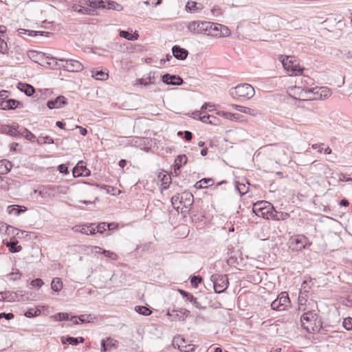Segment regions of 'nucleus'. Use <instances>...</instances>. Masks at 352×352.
<instances>
[{"label":"nucleus","instance_id":"nucleus-64","mask_svg":"<svg viewBox=\"0 0 352 352\" xmlns=\"http://www.w3.org/2000/svg\"><path fill=\"white\" fill-rule=\"evenodd\" d=\"M137 82L138 83H139L140 85H144V86H147L149 84H151L148 79L147 78H139L137 80Z\"/></svg>","mask_w":352,"mask_h":352},{"label":"nucleus","instance_id":"nucleus-28","mask_svg":"<svg viewBox=\"0 0 352 352\" xmlns=\"http://www.w3.org/2000/svg\"><path fill=\"white\" fill-rule=\"evenodd\" d=\"M12 167V163L7 160L0 161V175H6L10 171Z\"/></svg>","mask_w":352,"mask_h":352},{"label":"nucleus","instance_id":"nucleus-24","mask_svg":"<svg viewBox=\"0 0 352 352\" xmlns=\"http://www.w3.org/2000/svg\"><path fill=\"white\" fill-rule=\"evenodd\" d=\"M179 292L181 294L183 298H186L187 300L192 302L197 308H201V306L197 302V298L192 294L182 289H179Z\"/></svg>","mask_w":352,"mask_h":352},{"label":"nucleus","instance_id":"nucleus-41","mask_svg":"<svg viewBox=\"0 0 352 352\" xmlns=\"http://www.w3.org/2000/svg\"><path fill=\"white\" fill-rule=\"evenodd\" d=\"M38 144H53L54 140L50 136H40L36 140Z\"/></svg>","mask_w":352,"mask_h":352},{"label":"nucleus","instance_id":"nucleus-40","mask_svg":"<svg viewBox=\"0 0 352 352\" xmlns=\"http://www.w3.org/2000/svg\"><path fill=\"white\" fill-rule=\"evenodd\" d=\"M273 209V205L272 204H270V206H267V208L263 209V213H260L261 217L266 219H270V216L272 213Z\"/></svg>","mask_w":352,"mask_h":352},{"label":"nucleus","instance_id":"nucleus-10","mask_svg":"<svg viewBox=\"0 0 352 352\" xmlns=\"http://www.w3.org/2000/svg\"><path fill=\"white\" fill-rule=\"evenodd\" d=\"M209 21H192L187 26L188 30L194 34H204L206 35Z\"/></svg>","mask_w":352,"mask_h":352},{"label":"nucleus","instance_id":"nucleus-39","mask_svg":"<svg viewBox=\"0 0 352 352\" xmlns=\"http://www.w3.org/2000/svg\"><path fill=\"white\" fill-rule=\"evenodd\" d=\"M135 311L138 314L147 316L151 314L152 311L145 306H136L135 307Z\"/></svg>","mask_w":352,"mask_h":352},{"label":"nucleus","instance_id":"nucleus-44","mask_svg":"<svg viewBox=\"0 0 352 352\" xmlns=\"http://www.w3.org/2000/svg\"><path fill=\"white\" fill-rule=\"evenodd\" d=\"M94 318L91 314H83L78 316L80 323L90 322Z\"/></svg>","mask_w":352,"mask_h":352},{"label":"nucleus","instance_id":"nucleus-56","mask_svg":"<svg viewBox=\"0 0 352 352\" xmlns=\"http://www.w3.org/2000/svg\"><path fill=\"white\" fill-rule=\"evenodd\" d=\"M44 284L43 281L41 278H36L31 281V285L33 287L40 288Z\"/></svg>","mask_w":352,"mask_h":352},{"label":"nucleus","instance_id":"nucleus-31","mask_svg":"<svg viewBox=\"0 0 352 352\" xmlns=\"http://www.w3.org/2000/svg\"><path fill=\"white\" fill-rule=\"evenodd\" d=\"M195 114H196V116H199V119L202 122L209 123V124H214V125L217 124L216 121H217L218 119L216 117L213 116L205 115V116H201L200 114L198 112H196Z\"/></svg>","mask_w":352,"mask_h":352},{"label":"nucleus","instance_id":"nucleus-12","mask_svg":"<svg viewBox=\"0 0 352 352\" xmlns=\"http://www.w3.org/2000/svg\"><path fill=\"white\" fill-rule=\"evenodd\" d=\"M190 311L186 309H179L173 310L172 312L168 311L167 315L171 317L172 320L184 321L188 316Z\"/></svg>","mask_w":352,"mask_h":352},{"label":"nucleus","instance_id":"nucleus-3","mask_svg":"<svg viewBox=\"0 0 352 352\" xmlns=\"http://www.w3.org/2000/svg\"><path fill=\"white\" fill-rule=\"evenodd\" d=\"M255 94L254 87L248 83L239 84L230 91V95L233 97L251 98Z\"/></svg>","mask_w":352,"mask_h":352},{"label":"nucleus","instance_id":"nucleus-36","mask_svg":"<svg viewBox=\"0 0 352 352\" xmlns=\"http://www.w3.org/2000/svg\"><path fill=\"white\" fill-rule=\"evenodd\" d=\"M18 32L19 34H26L27 32H29V35L31 36H36L38 35V34L40 35H44V34H50V32H36V31H33V30H25V29H23V28H20L18 30Z\"/></svg>","mask_w":352,"mask_h":352},{"label":"nucleus","instance_id":"nucleus-45","mask_svg":"<svg viewBox=\"0 0 352 352\" xmlns=\"http://www.w3.org/2000/svg\"><path fill=\"white\" fill-rule=\"evenodd\" d=\"M343 327L347 330L350 331L352 329V318L347 317L344 319L342 322Z\"/></svg>","mask_w":352,"mask_h":352},{"label":"nucleus","instance_id":"nucleus-52","mask_svg":"<svg viewBox=\"0 0 352 352\" xmlns=\"http://www.w3.org/2000/svg\"><path fill=\"white\" fill-rule=\"evenodd\" d=\"M8 276L9 278L12 280H16L21 278V274L19 272V270H17L15 272H11L8 274Z\"/></svg>","mask_w":352,"mask_h":352},{"label":"nucleus","instance_id":"nucleus-11","mask_svg":"<svg viewBox=\"0 0 352 352\" xmlns=\"http://www.w3.org/2000/svg\"><path fill=\"white\" fill-rule=\"evenodd\" d=\"M19 127V124H15L12 126L2 124L0 126V132L3 134H6L12 137L19 138L21 134V131L18 130Z\"/></svg>","mask_w":352,"mask_h":352},{"label":"nucleus","instance_id":"nucleus-20","mask_svg":"<svg viewBox=\"0 0 352 352\" xmlns=\"http://www.w3.org/2000/svg\"><path fill=\"white\" fill-rule=\"evenodd\" d=\"M219 28L220 24L209 21V25L208 28L206 35L214 37H221V31L219 30Z\"/></svg>","mask_w":352,"mask_h":352},{"label":"nucleus","instance_id":"nucleus-53","mask_svg":"<svg viewBox=\"0 0 352 352\" xmlns=\"http://www.w3.org/2000/svg\"><path fill=\"white\" fill-rule=\"evenodd\" d=\"M201 280L202 278L200 276H193L191 278L190 283L194 287H197Z\"/></svg>","mask_w":352,"mask_h":352},{"label":"nucleus","instance_id":"nucleus-46","mask_svg":"<svg viewBox=\"0 0 352 352\" xmlns=\"http://www.w3.org/2000/svg\"><path fill=\"white\" fill-rule=\"evenodd\" d=\"M8 47L7 43L0 37V52L3 54H7Z\"/></svg>","mask_w":352,"mask_h":352},{"label":"nucleus","instance_id":"nucleus-2","mask_svg":"<svg viewBox=\"0 0 352 352\" xmlns=\"http://www.w3.org/2000/svg\"><path fill=\"white\" fill-rule=\"evenodd\" d=\"M302 325L308 332H318L322 327L321 318L314 311L305 313L300 318Z\"/></svg>","mask_w":352,"mask_h":352},{"label":"nucleus","instance_id":"nucleus-14","mask_svg":"<svg viewBox=\"0 0 352 352\" xmlns=\"http://www.w3.org/2000/svg\"><path fill=\"white\" fill-rule=\"evenodd\" d=\"M162 82L166 85H181L183 84V79L176 75L166 74L162 76Z\"/></svg>","mask_w":352,"mask_h":352},{"label":"nucleus","instance_id":"nucleus-6","mask_svg":"<svg viewBox=\"0 0 352 352\" xmlns=\"http://www.w3.org/2000/svg\"><path fill=\"white\" fill-rule=\"evenodd\" d=\"M28 293H25L23 291H17L16 292L6 291L3 292H1L0 301H6V302H15V301H28L30 300V298L28 296Z\"/></svg>","mask_w":352,"mask_h":352},{"label":"nucleus","instance_id":"nucleus-30","mask_svg":"<svg viewBox=\"0 0 352 352\" xmlns=\"http://www.w3.org/2000/svg\"><path fill=\"white\" fill-rule=\"evenodd\" d=\"M84 341L85 339L82 337L74 338L67 336L62 340L63 344H69L74 346H76L79 343H82Z\"/></svg>","mask_w":352,"mask_h":352},{"label":"nucleus","instance_id":"nucleus-33","mask_svg":"<svg viewBox=\"0 0 352 352\" xmlns=\"http://www.w3.org/2000/svg\"><path fill=\"white\" fill-rule=\"evenodd\" d=\"M51 288L54 292H60L63 288L61 279L60 278H54L52 281Z\"/></svg>","mask_w":352,"mask_h":352},{"label":"nucleus","instance_id":"nucleus-47","mask_svg":"<svg viewBox=\"0 0 352 352\" xmlns=\"http://www.w3.org/2000/svg\"><path fill=\"white\" fill-rule=\"evenodd\" d=\"M219 30L221 31V37L228 36L230 34V30L225 25L220 24Z\"/></svg>","mask_w":352,"mask_h":352},{"label":"nucleus","instance_id":"nucleus-4","mask_svg":"<svg viewBox=\"0 0 352 352\" xmlns=\"http://www.w3.org/2000/svg\"><path fill=\"white\" fill-rule=\"evenodd\" d=\"M53 60H57L56 58H52ZM59 61L63 62V64H58L56 61L55 66H58L60 68H63L64 70L69 72H79L83 69V65L79 62L78 60L74 59H65L60 58L58 59Z\"/></svg>","mask_w":352,"mask_h":352},{"label":"nucleus","instance_id":"nucleus-8","mask_svg":"<svg viewBox=\"0 0 352 352\" xmlns=\"http://www.w3.org/2000/svg\"><path fill=\"white\" fill-rule=\"evenodd\" d=\"M311 244L305 236L298 234L290 239L289 248L295 251H300L306 248L307 245H311Z\"/></svg>","mask_w":352,"mask_h":352},{"label":"nucleus","instance_id":"nucleus-61","mask_svg":"<svg viewBox=\"0 0 352 352\" xmlns=\"http://www.w3.org/2000/svg\"><path fill=\"white\" fill-rule=\"evenodd\" d=\"M289 215L287 212H279L278 213V217L276 219V221H280V220H286L289 218Z\"/></svg>","mask_w":352,"mask_h":352},{"label":"nucleus","instance_id":"nucleus-26","mask_svg":"<svg viewBox=\"0 0 352 352\" xmlns=\"http://www.w3.org/2000/svg\"><path fill=\"white\" fill-rule=\"evenodd\" d=\"M188 158L186 155H178L175 160L174 163V169L176 172L177 170H179L183 164H186L187 163Z\"/></svg>","mask_w":352,"mask_h":352},{"label":"nucleus","instance_id":"nucleus-18","mask_svg":"<svg viewBox=\"0 0 352 352\" xmlns=\"http://www.w3.org/2000/svg\"><path fill=\"white\" fill-rule=\"evenodd\" d=\"M172 54L177 60H184L188 57V51L179 45H174L172 47Z\"/></svg>","mask_w":352,"mask_h":352},{"label":"nucleus","instance_id":"nucleus-16","mask_svg":"<svg viewBox=\"0 0 352 352\" xmlns=\"http://www.w3.org/2000/svg\"><path fill=\"white\" fill-rule=\"evenodd\" d=\"M22 107L23 104L15 99H9L0 103V108L3 110L15 109Z\"/></svg>","mask_w":352,"mask_h":352},{"label":"nucleus","instance_id":"nucleus-27","mask_svg":"<svg viewBox=\"0 0 352 352\" xmlns=\"http://www.w3.org/2000/svg\"><path fill=\"white\" fill-rule=\"evenodd\" d=\"M203 6L195 1H188L186 5V10L190 12H197L202 10Z\"/></svg>","mask_w":352,"mask_h":352},{"label":"nucleus","instance_id":"nucleus-22","mask_svg":"<svg viewBox=\"0 0 352 352\" xmlns=\"http://www.w3.org/2000/svg\"><path fill=\"white\" fill-rule=\"evenodd\" d=\"M17 87L21 91L25 93L28 96H32L35 91L34 88L27 83L19 82Z\"/></svg>","mask_w":352,"mask_h":352},{"label":"nucleus","instance_id":"nucleus-19","mask_svg":"<svg viewBox=\"0 0 352 352\" xmlns=\"http://www.w3.org/2000/svg\"><path fill=\"white\" fill-rule=\"evenodd\" d=\"M173 345L174 346L177 345L178 349L181 351L189 352L190 350H192V348H191V346L186 345L184 338H183L180 336L174 338Z\"/></svg>","mask_w":352,"mask_h":352},{"label":"nucleus","instance_id":"nucleus-54","mask_svg":"<svg viewBox=\"0 0 352 352\" xmlns=\"http://www.w3.org/2000/svg\"><path fill=\"white\" fill-rule=\"evenodd\" d=\"M235 188L239 192V194L241 195L245 194L247 192L245 186L242 184L236 183Z\"/></svg>","mask_w":352,"mask_h":352},{"label":"nucleus","instance_id":"nucleus-58","mask_svg":"<svg viewBox=\"0 0 352 352\" xmlns=\"http://www.w3.org/2000/svg\"><path fill=\"white\" fill-rule=\"evenodd\" d=\"M106 225L107 223L104 222L98 224L96 226H95L96 232H98L101 234L103 233L106 230Z\"/></svg>","mask_w":352,"mask_h":352},{"label":"nucleus","instance_id":"nucleus-49","mask_svg":"<svg viewBox=\"0 0 352 352\" xmlns=\"http://www.w3.org/2000/svg\"><path fill=\"white\" fill-rule=\"evenodd\" d=\"M185 199L186 201H187V203L189 204V205H192V202H193V195L191 194V193H184L182 195L181 197V199Z\"/></svg>","mask_w":352,"mask_h":352},{"label":"nucleus","instance_id":"nucleus-55","mask_svg":"<svg viewBox=\"0 0 352 352\" xmlns=\"http://www.w3.org/2000/svg\"><path fill=\"white\" fill-rule=\"evenodd\" d=\"M105 256L111 258L112 260H116L118 258V256L116 253L104 250L102 252Z\"/></svg>","mask_w":352,"mask_h":352},{"label":"nucleus","instance_id":"nucleus-23","mask_svg":"<svg viewBox=\"0 0 352 352\" xmlns=\"http://www.w3.org/2000/svg\"><path fill=\"white\" fill-rule=\"evenodd\" d=\"M232 106L236 111H241L242 113H246V114H249V115H251V116H257L258 115L261 114L258 111H255L254 109H250L248 107H243V106L238 105V104H232Z\"/></svg>","mask_w":352,"mask_h":352},{"label":"nucleus","instance_id":"nucleus-29","mask_svg":"<svg viewBox=\"0 0 352 352\" xmlns=\"http://www.w3.org/2000/svg\"><path fill=\"white\" fill-rule=\"evenodd\" d=\"M279 60L282 63L284 69L287 70L288 73H289L291 65L294 64L292 57L281 55L279 58Z\"/></svg>","mask_w":352,"mask_h":352},{"label":"nucleus","instance_id":"nucleus-17","mask_svg":"<svg viewBox=\"0 0 352 352\" xmlns=\"http://www.w3.org/2000/svg\"><path fill=\"white\" fill-rule=\"evenodd\" d=\"M301 83L303 85L302 86H294L291 88V91H293L294 95H297L298 96L299 92L302 89L303 87L308 89L306 85H314V80L309 77L304 76L301 78Z\"/></svg>","mask_w":352,"mask_h":352},{"label":"nucleus","instance_id":"nucleus-5","mask_svg":"<svg viewBox=\"0 0 352 352\" xmlns=\"http://www.w3.org/2000/svg\"><path fill=\"white\" fill-rule=\"evenodd\" d=\"M89 7L93 8L107 9L117 12L122 11L124 8L121 4L112 0H91V1H89Z\"/></svg>","mask_w":352,"mask_h":352},{"label":"nucleus","instance_id":"nucleus-42","mask_svg":"<svg viewBox=\"0 0 352 352\" xmlns=\"http://www.w3.org/2000/svg\"><path fill=\"white\" fill-rule=\"evenodd\" d=\"M213 184L212 179L210 178H204L201 179L199 182H197L195 184V187L197 188H203V184L204 185H212Z\"/></svg>","mask_w":352,"mask_h":352},{"label":"nucleus","instance_id":"nucleus-62","mask_svg":"<svg viewBox=\"0 0 352 352\" xmlns=\"http://www.w3.org/2000/svg\"><path fill=\"white\" fill-rule=\"evenodd\" d=\"M14 316L12 313H1L0 319L5 318L6 320H10L14 318Z\"/></svg>","mask_w":352,"mask_h":352},{"label":"nucleus","instance_id":"nucleus-1","mask_svg":"<svg viewBox=\"0 0 352 352\" xmlns=\"http://www.w3.org/2000/svg\"><path fill=\"white\" fill-rule=\"evenodd\" d=\"M331 95V91L327 87H314L306 89L305 87L299 92L298 99L302 100H309L314 99H326ZM297 99L296 96H294Z\"/></svg>","mask_w":352,"mask_h":352},{"label":"nucleus","instance_id":"nucleus-15","mask_svg":"<svg viewBox=\"0 0 352 352\" xmlns=\"http://www.w3.org/2000/svg\"><path fill=\"white\" fill-rule=\"evenodd\" d=\"M67 104V100L65 96H59L54 100L47 101V107L50 109H59Z\"/></svg>","mask_w":352,"mask_h":352},{"label":"nucleus","instance_id":"nucleus-37","mask_svg":"<svg viewBox=\"0 0 352 352\" xmlns=\"http://www.w3.org/2000/svg\"><path fill=\"white\" fill-rule=\"evenodd\" d=\"M80 232L87 235H93L96 234L95 224L91 223L89 226H83L80 230Z\"/></svg>","mask_w":352,"mask_h":352},{"label":"nucleus","instance_id":"nucleus-48","mask_svg":"<svg viewBox=\"0 0 352 352\" xmlns=\"http://www.w3.org/2000/svg\"><path fill=\"white\" fill-rule=\"evenodd\" d=\"M41 311L39 310H34V309H28L25 313V316L28 318H32L39 315Z\"/></svg>","mask_w":352,"mask_h":352},{"label":"nucleus","instance_id":"nucleus-51","mask_svg":"<svg viewBox=\"0 0 352 352\" xmlns=\"http://www.w3.org/2000/svg\"><path fill=\"white\" fill-rule=\"evenodd\" d=\"M222 116L229 120H237L239 118V114L237 113H231L228 112H222Z\"/></svg>","mask_w":352,"mask_h":352},{"label":"nucleus","instance_id":"nucleus-13","mask_svg":"<svg viewBox=\"0 0 352 352\" xmlns=\"http://www.w3.org/2000/svg\"><path fill=\"white\" fill-rule=\"evenodd\" d=\"M73 175L74 177L80 176L88 177L91 175V171L84 165L83 161H80L77 165L73 168Z\"/></svg>","mask_w":352,"mask_h":352},{"label":"nucleus","instance_id":"nucleus-21","mask_svg":"<svg viewBox=\"0 0 352 352\" xmlns=\"http://www.w3.org/2000/svg\"><path fill=\"white\" fill-rule=\"evenodd\" d=\"M91 0H78L77 3H74L70 6V9L74 11L82 14V8H84V6H87L89 7V1Z\"/></svg>","mask_w":352,"mask_h":352},{"label":"nucleus","instance_id":"nucleus-50","mask_svg":"<svg viewBox=\"0 0 352 352\" xmlns=\"http://www.w3.org/2000/svg\"><path fill=\"white\" fill-rule=\"evenodd\" d=\"M56 320H67L69 319V314L67 313H58L54 316Z\"/></svg>","mask_w":352,"mask_h":352},{"label":"nucleus","instance_id":"nucleus-35","mask_svg":"<svg viewBox=\"0 0 352 352\" xmlns=\"http://www.w3.org/2000/svg\"><path fill=\"white\" fill-rule=\"evenodd\" d=\"M115 344L111 338L107 340H102L101 342V350L103 352H106L112 346H114Z\"/></svg>","mask_w":352,"mask_h":352},{"label":"nucleus","instance_id":"nucleus-9","mask_svg":"<svg viewBox=\"0 0 352 352\" xmlns=\"http://www.w3.org/2000/svg\"><path fill=\"white\" fill-rule=\"evenodd\" d=\"M290 302L288 294L281 292L279 296L271 303V307L274 310L282 311L289 305Z\"/></svg>","mask_w":352,"mask_h":352},{"label":"nucleus","instance_id":"nucleus-38","mask_svg":"<svg viewBox=\"0 0 352 352\" xmlns=\"http://www.w3.org/2000/svg\"><path fill=\"white\" fill-rule=\"evenodd\" d=\"M20 137H24L31 142H34L36 139V136L25 128H23V131H21Z\"/></svg>","mask_w":352,"mask_h":352},{"label":"nucleus","instance_id":"nucleus-63","mask_svg":"<svg viewBox=\"0 0 352 352\" xmlns=\"http://www.w3.org/2000/svg\"><path fill=\"white\" fill-rule=\"evenodd\" d=\"M58 170H59L60 173H64V174H67L68 173V168L67 166L65 165V164H60L58 166Z\"/></svg>","mask_w":352,"mask_h":352},{"label":"nucleus","instance_id":"nucleus-43","mask_svg":"<svg viewBox=\"0 0 352 352\" xmlns=\"http://www.w3.org/2000/svg\"><path fill=\"white\" fill-rule=\"evenodd\" d=\"M302 72V68H301L298 65L292 64L290 68V72L288 73L289 75H297L298 73H301Z\"/></svg>","mask_w":352,"mask_h":352},{"label":"nucleus","instance_id":"nucleus-32","mask_svg":"<svg viewBox=\"0 0 352 352\" xmlns=\"http://www.w3.org/2000/svg\"><path fill=\"white\" fill-rule=\"evenodd\" d=\"M120 36L129 41H136L139 38V34L135 32L133 34H131L125 30H120L119 32Z\"/></svg>","mask_w":352,"mask_h":352},{"label":"nucleus","instance_id":"nucleus-25","mask_svg":"<svg viewBox=\"0 0 352 352\" xmlns=\"http://www.w3.org/2000/svg\"><path fill=\"white\" fill-rule=\"evenodd\" d=\"M27 208L25 206H10L8 207V212L10 214H14V216H19L21 213L26 211Z\"/></svg>","mask_w":352,"mask_h":352},{"label":"nucleus","instance_id":"nucleus-59","mask_svg":"<svg viewBox=\"0 0 352 352\" xmlns=\"http://www.w3.org/2000/svg\"><path fill=\"white\" fill-rule=\"evenodd\" d=\"M259 206H260L259 204H254L253 206V208H252L253 212L258 217H260L261 216L260 213H263V210L262 209L263 208H261Z\"/></svg>","mask_w":352,"mask_h":352},{"label":"nucleus","instance_id":"nucleus-34","mask_svg":"<svg viewBox=\"0 0 352 352\" xmlns=\"http://www.w3.org/2000/svg\"><path fill=\"white\" fill-rule=\"evenodd\" d=\"M91 76L95 78L96 80H105L108 77V74L102 70L95 71L91 70Z\"/></svg>","mask_w":352,"mask_h":352},{"label":"nucleus","instance_id":"nucleus-60","mask_svg":"<svg viewBox=\"0 0 352 352\" xmlns=\"http://www.w3.org/2000/svg\"><path fill=\"white\" fill-rule=\"evenodd\" d=\"M94 8H87L84 6V8H82V14H87V15H91V16H93L94 14V12L95 10H94Z\"/></svg>","mask_w":352,"mask_h":352},{"label":"nucleus","instance_id":"nucleus-57","mask_svg":"<svg viewBox=\"0 0 352 352\" xmlns=\"http://www.w3.org/2000/svg\"><path fill=\"white\" fill-rule=\"evenodd\" d=\"M16 243H17L16 241L11 242L10 248V251L11 252H18L21 250L22 248L21 246L16 247Z\"/></svg>","mask_w":352,"mask_h":352},{"label":"nucleus","instance_id":"nucleus-7","mask_svg":"<svg viewBox=\"0 0 352 352\" xmlns=\"http://www.w3.org/2000/svg\"><path fill=\"white\" fill-rule=\"evenodd\" d=\"M214 292L218 294L223 292L228 287L229 282L226 275L215 274L211 276Z\"/></svg>","mask_w":352,"mask_h":352}]
</instances>
